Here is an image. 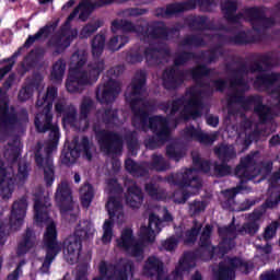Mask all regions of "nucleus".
I'll use <instances>...</instances> for the list:
<instances>
[{
    "label": "nucleus",
    "instance_id": "obj_18",
    "mask_svg": "<svg viewBox=\"0 0 280 280\" xmlns=\"http://www.w3.org/2000/svg\"><path fill=\"white\" fill-rule=\"evenodd\" d=\"M16 185V175L12 167H5L3 161H0V194L2 200H10L14 194Z\"/></svg>",
    "mask_w": 280,
    "mask_h": 280
},
{
    "label": "nucleus",
    "instance_id": "obj_15",
    "mask_svg": "<svg viewBox=\"0 0 280 280\" xmlns=\"http://www.w3.org/2000/svg\"><path fill=\"white\" fill-rule=\"evenodd\" d=\"M91 229V222L89 221H84L83 226L79 224L74 231V234L68 236L63 241L65 253H68L69 255H75V253L80 254V250H82V241L89 240Z\"/></svg>",
    "mask_w": 280,
    "mask_h": 280
},
{
    "label": "nucleus",
    "instance_id": "obj_36",
    "mask_svg": "<svg viewBox=\"0 0 280 280\" xmlns=\"http://www.w3.org/2000/svg\"><path fill=\"white\" fill-rule=\"evenodd\" d=\"M214 154L217 159L221 161V163H231V161L237 156L235 148L224 143H221L214 148Z\"/></svg>",
    "mask_w": 280,
    "mask_h": 280
},
{
    "label": "nucleus",
    "instance_id": "obj_53",
    "mask_svg": "<svg viewBox=\"0 0 280 280\" xmlns=\"http://www.w3.org/2000/svg\"><path fill=\"white\" fill-rule=\"evenodd\" d=\"M192 224L194 225L191 230H188L185 233L186 244H196V242L198 241V236L200 235V231H202V223L195 220Z\"/></svg>",
    "mask_w": 280,
    "mask_h": 280
},
{
    "label": "nucleus",
    "instance_id": "obj_41",
    "mask_svg": "<svg viewBox=\"0 0 280 280\" xmlns=\"http://www.w3.org/2000/svg\"><path fill=\"white\" fill-rule=\"evenodd\" d=\"M48 199L45 198V203L40 200V198L36 197L34 200V212H35V220L36 222H44L45 219L49 215L47 213V209L51 207V203L47 201Z\"/></svg>",
    "mask_w": 280,
    "mask_h": 280
},
{
    "label": "nucleus",
    "instance_id": "obj_39",
    "mask_svg": "<svg viewBox=\"0 0 280 280\" xmlns=\"http://www.w3.org/2000/svg\"><path fill=\"white\" fill-rule=\"evenodd\" d=\"M125 170L136 178H143V176H148V168L130 158L125 161Z\"/></svg>",
    "mask_w": 280,
    "mask_h": 280
},
{
    "label": "nucleus",
    "instance_id": "obj_52",
    "mask_svg": "<svg viewBox=\"0 0 280 280\" xmlns=\"http://www.w3.org/2000/svg\"><path fill=\"white\" fill-rule=\"evenodd\" d=\"M151 159L152 161L149 165L150 170H154L155 172H167L170 163L165 161V158H163V155L153 154Z\"/></svg>",
    "mask_w": 280,
    "mask_h": 280
},
{
    "label": "nucleus",
    "instance_id": "obj_62",
    "mask_svg": "<svg viewBox=\"0 0 280 280\" xmlns=\"http://www.w3.org/2000/svg\"><path fill=\"white\" fill-rule=\"evenodd\" d=\"M78 120V109L73 107V105L68 108V110L63 114L62 121L63 124H68L69 126H73V124Z\"/></svg>",
    "mask_w": 280,
    "mask_h": 280
},
{
    "label": "nucleus",
    "instance_id": "obj_49",
    "mask_svg": "<svg viewBox=\"0 0 280 280\" xmlns=\"http://www.w3.org/2000/svg\"><path fill=\"white\" fill-rule=\"evenodd\" d=\"M207 45V42H205V38L200 35H186L180 40L182 47H205Z\"/></svg>",
    "mask_w": 280,
    "mask_h": 280
},
{
    "label": "nucleus",
    "instance_id": "obj_23",
    "mask_svg": "<svg viewBox=\"0 0 280 280\" xmlns=\"http://www.w3.org/2000/svg\"><path fill=\"white\" fill-rule=\"evenodd\" d=\"M25 215H27V197L23 196L12 205L9 219L10 229L12 231H19L23 226Z\"/></svg>",
    "mask_w": 280,
    "mask_h": 280
},
{
    "label": "nucleus",
    "instance_id": "obj_42",
    "mask_svg": "<svg viewBox=\"0 0 280 280\" xmlns=\"http://www.w3.org/2000/svg\"><path fill=\"white\" fill-rule=\"evenodd\" d=\"M77 150H79L86 161H93V141H91L86 136H83L79 142L74 143Z\"/></svg>",
    "mask_w": 280,
    "mask_h": 280
},
{
    "label": "nucleus",
    "instance_id": "obj_51",
    "mask_svg": "<svg viewBox=\"0 0 280 280\" xmlns=\"http://www.w3.org/2000/svg\"><path fill=\"white\" fill-rule=\"evenodd\" d=\"M101 119L105 126H113L116 121H119V110L117 108H105L101 114Z\"/></svg>",
    "mask_w": 280,
    "mask_h": 280
},
{
    "label": "nucleus",
    "instance_id": "obj_35",
    "mask_svg": "<svg viewBox=\"0 0 280 280\" xmlns=\"http://www.w3.org/2000/svg\"><path fill=\"white\" fill-rule=\"evenodd\" d=\"M163 52L167 54L168 50L161 47H145L143 55L148 67H159V65H161V54Z\"/></svg>",
    "mask_w": 280,
    "mask_h": 280
},
{
    "label": "nucleus",
    "instance_id": "obj_25",
    "mask_svg": "<svg viewBox=\"0 0 280 280\" xmlns=\"http://www.w3.org/2000/svg\"><path fill=\"white\" fill-rule=\"evenodd\" d=\"M19 124V115L14 112H10V105L8 102H3L0 105V135H8L10 130H14Z\"/></svg>",
    "mask_w": 280,
    "mask_h": 280
},
{
    "label": "nucleus",
    "instance_id": "obj_38",
    "mask_svg": "<svg viewBox=\"0 0 280 280\" xmlns=\"http://www.w3.org/2000/svg\"><path fill=\"white\" fill-rule=\"evenodd\" d=\"M185 9L183 7V2H173L166 4L165 7H160L155 9V16L161 19H167V16H175L176 14H183Z\"/></svg>",
    "mask_w": 280,
    "mask_h": 280
},
{
    "label": "nucleus",
    "instance_id": "obj_64",
    "mask_svg": "<svg viewBox=\"0 0 280 280\" xmlns=\"http://www.w3.org/2000/svg\"><path fill=\"white\" fill-rule=\"evenodd\" d=\"M32 95H33L32 86L30 85L23 86L18 94L19 102H27V100H30Z\"/></svg>",
    "mask_w": 280,
    "mask_h": 280
},
{
    "label": "nucleus",
    "instance_id": "obj_1",
    "mask_svg": "<svg viewBox=\"0 0 280 280\" xmlns=\"http://www.w3.org/2000/svg\"><path fill=\"white\" fill-rule=\"evenodd\" d=\"M252 58L256 60L253 65L248 66L242 61V57L234 61L237 65L233 68V63L226 62L224 65L225 73L230 75V88L237 89L234 93L228 97V104H240L244 110H248L254 105V113L258 116L261 124H268L272 119V108L268 105H264V97L260 95L245 96V93L250 91V85L246 81V75L249 73H266V71H272L275 67H279V56L272 52H256L252 55Z\"/></svg>",
    "mask_w": 280,
    "mask_h": 280
},
{
    "label": "nucleus",
    "instance_id": "obj_63",
    "mask_svg": "<svg viewBox=\"0 0 280 280\" xmlns=\"http://www.w3.org/2000/svg\"><path fill=\"white\" fill-rule=\"evenodd\" d=\"M149 226L153 229V231H158V233H161V228L163 226V220L159 218L155 213H151L149 215Z\"/></svg>",
    "mask_w": 280,
    "mask_h": 280
},
{
    "label": "nucleus",
    "instance_id": "obj_12",
    "mask_svg": "<svg viewBox=\"0 0 280 280\" xmlns=\"http://www.w3.org/2000/svg\"><path fill=\"white\" fill-rule=\"evenodd\" d=\"M101 277L96 279H116V280H128V275L135 272V264L130 260H127L122 264H106L102 261L98 267Z\"/></svg>",
    "mask_w": 280,
    "mask_h": 280
},
{
    "label": "nucleus",
    "instance_id": "obj_56",
    "mask_svg": "<svg viewBox=\"0 0 280 280\" xmlns=\"http://www.w3.org/2000/svg\"><path fill=\"white\" fill-rule=\"evenodd\" d=\"M100 27H102L101 21L88 23L85 26L82 27L79 36L80 38H91V36H93V34H95V32L100 30Z\"/></svg>",
    "mask_w": 280,
    "mask_h": 280
},
{
    "label": "nucleus",
    "instance_id": "obj_7",
    "mask_svg": "<svg viewBox=\"0 0 280 280\" xmlns=\"http://www.w3.org/2000/svg\"><path fill=\"white\" fill-rule=\"evenodd\" d=\"M43 244L46 252L42 267L39 268L42 275H49V269L51 264L58 257L62 248L58 244V229L56 228L55 222H50L44 232Z\"/></svg>",
    "mask_w": 280,
    "mask_h": 280
},
{
    "label": "nucleus",
    "instance_id": "obj_21",
    "mask_svg": "<svg viewBox=\"0 0 280 280\" xmlns=\"http://www.w3.org/2000/svg\"><path fill=\"white\" fill-rule=\"evenodd\" d=\"M119 93H121V88L115 79H108L106 83L98 85L95 91L96 100L101 104H113Z\"/></svg>",
    "mask_w": 280,
    "mask_h": 280
},
{
    "label": "nucleus",
    "instance_id": "obj_3",
    "mask_svg": "<svg viewBox=\"0 0 280 280\" xmlns=\"http://www.w3.org/2000/svg\"><path fill=\"white\" fill-rule=\"evenodd\" d=\"M154 109V104L143 98H132L130 101V110L132 113L131 125L136 130L147 132L148 129L154 136L145 141L149 150H156L161 145H165L171 138L170 124L167 118L163 116H151L150 110Z\"/></svg>",
    "mask_w": 280,
    "mask_h": 280
},
{
    "label": "nucleus",
    "instance_id": "obj_2",
    "mask_svg": "<svg viewBox=\"0 0 280 280\" xmlns=\"http://www.w3.org/2000/svg\"><path fill=\"white\" fill-rule=\"evenodd\" d=\"M51 105H45L40 112L35 115L34 126L38 135H48V141L44 149L45 158L40 150L35 151V163L38 170L44 172V182L46 187H51L56 183V166L54 165V152L58 150L60 142V127L58 122H54V113Z\"/></svg>",
    "mask_w": 280,
    "mask_h": 280
},
{
    "label": "nucleus",
    "instance_id": "obj_13",
    "mask_svg": "<svg viewBox=\"0 0 280 280\" xmlns=\"http://www.w3.org/2000/svg\"><path fill=\"white\" fill-rule=\"evenodd\" d=\"M105 207L107 209L109 219L104 221L102 242L103 244H110V242H113L115 218L119 211L124 210V206L121 205V197L110 196Z\"/></svg>",
    "mask_w": 280,
    "mask_h": 280
},
{
    "label": "nucleus",
    "instance_id": "obj_16",
    "mask_svg": "<svg viewBox=\"0 0 280 280\" xmlns=\"http://www.w3.org/2000/svg\"><path fill=\"white\" fill-rule=\"evenodd\" d=\"M245 16L248 19L254 32L270 30L277 25L275 18L266 16V8L250 7L245 10Z\"/></svg>",
    "mask_w": 280,
    "mask_h": 280
},
{
    "label": "nucleus",
    "instance_id": "obj_24",
    "mask_svg": "<svg viewBox=\"0 0 280 280\" xmlns=\"http://www.w3.org/2000/svg\"><path fill=\"white\" fill-rule=\"evenodd\" d=\"M234 176L240 178L241 185L253 180V178H255V158H253V155L242 158L234 168Z\"/></svg>",
    "mask_w": 280,
    "mask_h": 280
},
{
    "label": "nucleus",
    "instance_id": "obj_54",
    "mask_svg": "<svg viewBox=\"0 0 280 280\" xmlns=\"http://www.w3.org/2000/svg\"><path fill=\"white\" fill-rule=\"evenodd\" d=\"M51 46L55 48V54H65L68 47H71V36L62 39V37H57L52 39Z\"/></svg>",
    "mask_w": 280,
    "mask_h": 280
},
{
    "label": "nucleus",
    "instance_id": "obj_47",
    "mask_svg": "<svg viewBox=\"0 0 280 280\" xmlns=\"http://www.w3.org/2000/svg\"><path fill=\"white\" fill-rule=\"evenodd\" d=\"M124 139L127 144V150L131 156H137V148H139V133L136 130L127 131L124 135Z\"/></svg>",
    "mask_w": 280,
    "mask_h": 280
},
{
    "label": "nucleus",
    "instance_id": "obj_40",
    "mask_svg": "<svg viewBox=\"0 0 280 280\" xmlns=\"http://www.w3.org/2000/svg\"><path fill=\"white\" fill-rule=\"evenodd\" d=\"M80 200L83 209H89L91 207V202H93V198H95V190L93 189V185L85 183L81 186L80 190Z\"/></svg>",
    "mask_w": 280,
    "mask_h": 280
},
{
    "label": "nucleus",
    "instance_id": "obj_58",
    "mask_svg": "<svg viewBox=\"0 0 280 280\" xmlns=\"http://www.w3.org/2000/svg\"><path fill=\"white\" fill-rule=\"evenodd\" d=\"M93 100L90 97H84L80 105V118L81 119H89V115H91V112L93 110Z\"/></svg>",
    "mask_w": 280,
    "mask_h": 280
},
{
    "label": "nucleus",
    "instance_id": "obj_9",
    "mask_svg": "<svg viewBox=\"0 0 280 280\" xmlns=\"http://www.w3.org/2000/svg\"><path fill=\"white\" fill-rule=\"evenodd\" d=\"M182 30V24L170 27L163 21H153L150 24L142 25L141 37L143 40H170V36H175Z\"/></svg>",
    "mask_w": 280,
    "mask_h": 280
},
{
    "label": "nucleus",
    "instance_id": "obj_6",
    "mask_svg": "<svg viewBox=\"0 0 280 280\" xmlns=\"http://www.w3.org/2000/svg\"><path fill=\"white\" fill-rule=\"evenodd\" d=\"M214 38H217L218 44L213 48H210V54L208 55L209 62H215L220 60V57L224 56V45L246 47V45H257V43L264 40L261 35H250L246 31H238L234 36L217 33L214 34Z\"/></svg>",
    "mask_w": 280,
    "mask_h": 280
},
{
    "label": "nucleus",
    "instance_id": "obj_8",
    "mask_svg": "<svg viewBox=\"0 0 280 280\" xmlns=\"http://www.w3.org/2000/svg\"><path fill=\"white\" fill-rule=\"evenodd\" d=\"M91 47L93 58L97 59L90 61L85 71L93 82H97L100 75H102L106 69V62L104 59H100V56L104 54V47H106V36L102 34L95 35L91 42Z\"/></svg>",
    "mask_w": 280,
    "mask_h": 280
},
{
    "label": "nucleus",
    "instance_id": "obj_5",
    "mask_svg": "<svg viewBox=\"0 0 280 280\" xmlns=\"http://www.w3.org/2000/svg\"><path fill=\"white\" fill-rule=\"evenodd\" d=\"M186 95H189L187 100L185 96H182L172 101L170 112L171 117H174V115H176V113L184 106V109L180 113V117L184 121H189V119H200V117H202V110H205V102L200 97L202 91L191 86L186 91Z\"/></svg>",
    "mask_w": 280,
    "mask_h": 280
},
{
    "label": "nucleus",
    "instance_id": "obj_29",
    "mask_svg": "<svg viewBox=\"0 0 280 280\" xmlns=\"http://www.w3.org/2000/svg\"><path fill=\"white\" fill-rule=\"evenodd\" d=\"M186 25L191 32H209L215 30L207 15H191L186 19Z\"/></svg>",
    "mask_w": 280,
    "mask_h": 280
},
{
    "label": "nucleus",
    "instance_id": "obj_37",
    "mask_svg": "<svg viewBox=\"0 0 280 280\" xmlns=\"http://www.w3.org/2000/svg\"><path fill=\"white\" fill-rule=\"evenodd\" d=\"M182 5L184 12H191V10H196V8H199L201 12H211V8L215 5V0H187L182 1Z\"/></svg>",
    "mask_w": 280,
    "mask_h": 280
},
{
    "label": "nucleus",
    "instance_id": "obj_20",
    "mask_svg": "<svg viewBox=\"0 0 280 280\" xmlns=\"http://www.w3.org/2000/svg\"><path fill=\"white\" fill-rule=\"evenodd\" d=\"M95 81L91 80V75L83 71H70L66 81V89L68 93H82L84 86H91Z\"/></svg>",
    "mask_w": 280,
    "mask_h": 280
},
{
    "label": "nucleus",
    "instance_id": "obj_59",
    "mask_svg": "<svg viewBox=\"0 0 280 280\" xmlns=\"http://www.w3.org/2000/svg\"><path fill=\"white\" fill-rule=\"evenodd\" d=\"M205 209H207L205 201L195 199L189 203L188 213L191 218H196V215H200Z\"/></svg>",
    "mask_w": 280,
    "mask_h": 280
},
{
    "label": "nucleus",
    "instance_id": "obj_10",
    "mask_svg": "<svg viewBox=\"0 0 280 280\" xmlns=\"http://www.w3.org/2000/svg\"><path fill=\"white\" fill-rule=\"evenodd\" d=\"M190 75L195 84H197L199 89H206L210 95H213V93H224L229 88V83L224 79L212 80L213 88H211V83L202 81V78L211 75V69L207 67V65H199L192 68L190 70Z\"/></svg>",
    "mask_w": 280,
    "mask_h": 280
},
{
    "label": "nucleus",
    "instance_id": "obj_55",
    "mask_svg": "<svg viewBox=\"0 0 280 280\" xmlns=\"http://www.w3.org/2000/svg\"><path fill=\"white\" fill-rule=\"evenodd\" d=\"M23 48H19L10 58L4 59V62H9L7 66L0 68V80H3L10 71H12V68L14 67L16 59L19 58V55L21 54Z\"/></svg>",
    "mask_w": 280,
    "mask_h": 280
},
{
    "label": "nucleus",
    "instance_id": "obj_50",
    "mask_svg": "<svg viewBox=\"0 0 280 280\" xmlns=\"http://www.w3.org/2000/svg\"><path fill=\"white\" fill-rule=\"evenodd\" d=\"M166 156L171 161H175L176 163H178V161H180V159H183V156H184L183 148H180V144H178L177 142H172V143L167 144L166 145Z\"/></svg>",
    "mask_w": 280,
    "mask_h": 280
},
{
    "label": "nucleus",
    "instance_id": "obj_28",
    "mask_svg": "<svg viewBox=\"0 0 280 280\" xmlns=\"http://www.w3.org/2000/svg\"><path fill=\"white\" fill-rule=\"evenodd\" d=\"M202 259L195 250L185 252L183 257L179 259L178 266L175 268L176 277H183L184 272H189L191 268L196 267V261Z\"/></svg>",
    "mask_w": 280,
    "mask_h": 280
},
{
    "label": "nucleus",
    "instance_id": "obj_30",
    "mask_svg": "<svg viewBox=\"0 0 280 280\" xmlns=\"http://www.w3.org/2000/svg\"><path fill=\"white\" fill-rule=\"evenodd\" d=\"M221 11L228 23L237 24L244 19V13H237V0H225L221 3Z\"/></svg>",
    "mask_w": 280,
    "mask_h": 280
},
{
    "label": "nucleus",
    "instance_id": "obj_31",
    "mask_svg": "<svg viewBox=\"0 0 280 280\" xmlns=\"http://www.w3.org/2000/svg\"><path fill=\"white\" fill-rule=\"evenodd\" d=\"M110 30L113 34H117L120 31L125 34H138V36H141L143 25H136L128 20H114Z\"/></svg>",
    "mask_w": 280,
    "mask_h": 280
},
{
    "label": "nucleus",
    "instance_id": "obj_34",
    "mask_svg": "<svg viewBox=\"0 0 280 280\" xmlns=\"http://www.w3.org/2000/svg\"><path fill=\"white\" fill-rule=\"evenodd\" d=\"M57 26L58 25L56 23H52L46 24L45 26L40 27L35 35H28L23 47H25V49H30V47H32V45H34L36 40H40L42 38H44V40H47V38H49L51 34H54Z\"/></svg>",
    "mask_w": 280,
    "mask_h": 280
},
{
    "label": "nucleus",
    "instance_id": "obj_43",
    "mask_svg": "<svg viewBox=\"0 0 280 280\" xmlns=\"http://www.w3.org/2000/svg\"><path fill=\"white\" fill-rule=\"evenodd\" d=\"M34 248V231L31 228H27L22 242L18 246V255H25Z\"/></svg>",
    "mask_w": 280,
    "mask_h": 280
},
{
    "label": "nucleus",
    "instance_id": "obj_61",
    "mask_svg": "<svg viewBox=\"0 0 280 280\" xmlns=\"http://www.w3.org/2000/svg\"><path fill=\"white\" fill-rule=\"evenodd\" d=\"M8 145L11 148L12 163H16V161H19V156H21V140L19 138H14L11 142H8Z\"/></svg>",
    "mask_w": 280,
    "mask_h": 280
},
{
    "label": "nucleus",
    "instance_id": "obj_33",
    "mask_svg": "<svg viewBox=\"0 0 280 280\" xmlns=\"http://www.w3.org/2000/svg\"><path fill=\"white\" fill-rule=\"evenodd\" d=\"M126 202L131 209H140L143 205V190L137 184L127 188Z\"/></svg>",
    "mask_w": 280,
    "mask_h": 280
},
{
    "label": "nucleus",
    "instance_id": "obj_45",
    "mask_svg": "<svg viewBox=\"0 0 280 280\" xmlns=\"http://www.w3.org/2000/svg\"><path fill=\"white\" fill-rule=\"evenodd\" d=\"M144 191L152 198V200H165L167 198V195L165 190L161 187V185L149 182L144 185Z\"/></svg>",
    "mask_w": 280,
    "mask_h": 280
},
{
    "label": "nucleus",
    "instance_id": "obj_48",
    "mask_svg": "<svg viewBox=\"0 0 280 280\" xmlns=\"http://www.w3.org/2000/svg\"><path fill=\"white\" fill-rule=\"evenodd\" d=\"M79 8H81L80 19H88L89 14L93 12V10H97V8H106L103 2L100 0H96L94 2H91L89 0H83L79 3Z\"/></svg>",
    "mask_w": 280,
    "mask_h": 280
},
{
    "label": "nucleus",
    "instance_id": "obj_17",
    "mask_svg": "<svg viewBox=\"0 0 280 280\" xmlns=\"http://www.w3.org/2000/svg\"><path fill=\"white\" fill-rule=\"evenodd\" d=\"M196 168H185L184 172L168 175L166 182L170 185L185 189V187H191V189H201L202 179L198 175H195Z\"/></svg>",
    "mask_w": 280,
    "mask_h": 280
},
{
    "label": "nucleus",
    "instance_id": "obj_11",
    "mask_svg": "<svg viewBox=\"0 0 280 280\" xmlns=\"http://www.w3.org/2000/svg\"><path fill=\"white\" fill-rule=\"evenodd\" d=\"M98 145L106 154H121L124 150V138L115 131L94 128Z\"/></svg>",
    "mask_w": 280,
    "mask_h": 280
},
{
    "label": "nucleus",
    "instance_id": "obj_44",
    "mask_svg": "<svg viewBox=\"0 0 280 280\" xmlns=\"http://www.w3.org/2000/svg\"><path fill=\"white\" fill-rule=\"evenodd\" d=\"M58 97V88L56 86H48L46 90L45 95L42 98L36 101V107L43 108V106H50L54 108V102Z\"/></svg>",
    "mask_w": 280,
    "mask_h": 280
},
{
    "label": "nucleus",
    "instance_id": "obj_19",
    "mask_svg": "<svg viewBox=\"0 0 280 280\" xmlns=\"http://www.w3.org/2000/svg\"><path fill=\"white\" fill-rule=\"evenodd\" d=\"M213 233V225L207 224L199 238V248L195 252L200 255L201 261H211L215 257L218 247L211 245V234Z\"/></svg>",
    "mask_w": 280,
    "mask_h": 280
},
{
    "label": "nucleus",
    "instance_id": "obj_26",
    "mask_svg": "<svg viewBox=\"0 0 280 280\" xmlns=\"http://www.w3.org/2000/svg\"><path fill=\"white\" fill-rule=\"evenodd\" d=\"M55 200L58 202L61 211L67 212L73 210V196L71 195V186L69 185V182L61 180L57 187Z\"/></svg>",
    "mask_w": 280,
    "mask_h": 280
},
{
    "label": "nucleus",
    "instance_id": "obj_27",
    "mask_svg": "<svg viewBox=\"0 0 280 280\" xmlns=\"http://www.w3.org/2000/svg\"><path fill=\"white\" fill-rule=\"evenodd\" d=\"M145 84H148V74L145 73V71L140 70V72L136 73L135 78L131 81V97H127L129 107L131 100H144V102H148V100L143 98L145 92L148 91L145 89Z\"/></svg>",
    "mask_w": 280,
    "mask_h": 280
},
{
    "label": "nucleus",
    "instance_id": "obj_60",
    "mask_svg": "<svg viewBox=\"0 0 280 280\" xmlns=\"http://www.w3.org/2000/svg\"><path fill=\"white\" fill-rule=\"evenodd\" d=\"M192 165L198 167L199 172H203V174L211 172V162L209 160H202L200 155L192 156Z\"/></svg>",
    "mask_w": 280,
    "mask_h": 280
},
{
    "label": "nucleus",
    "instance_id": "obj_22",
    "mask_svg": "<svg viewBox=\"0 0 280 280\" xmlns=\"http://www.w3.org/2000/svg\"><path fill=\"white\" fill-rule=\"evenodd\" d=\"M117 246L130 253L131 257H143V244L135 243V234L130 228L122 230L120 240H117Z\"/></svg>",
    "mask_w": 280,
    "mask_h": 280
},
{
    "label": "nucleus",
    "instance_id": "obj_4",
    "mask_svg": "<svg viewBox=\"0 0 280 280\" xmlns=\"http://www.w3.org/2000/svg\"><path fill=\"white\" fill-rule=\"evenodd\" d=\"M211 49L202 51L200 55L195 51L182 50L175 55L173 66L166 68L162 73V84L166 91H176L185 83V70L176 67H185L191 60H205L208 65H213L209 61Z\"/></svg>",
    "mask_w": 280,
    "mask_h": 280
},
{
    "label": "nucleus",
    "instance_id": "obj_14",
    "mask_svg": "<svg viewBox=\"0 0 280 280\" xmlns=\"http://www.w3.org/2000/svg\"><path fill=\"white\" fill-rule=\"evenodd\" d=\"M226 264L219 262V269L215 272L217 280H233V277H235V270H240V272H244V275H248L250 272V265L237 257H228Z\"/></svg>",
    "mask_w": 280,
    "mask_h": 280
},
{
    "label": "nucleus",
    "instance_id": "obj_46",
    "mask_svg": "<svg viewBox=\"0 0 280 280\" xmlns=\"http://www.w3.org/2000/svg\"><path fill=\"white\" fill-rule=\"evenodd\" d=\"M66 71H67V61L60 58L52 65L50 79L52 80V82H57V83L62 82Z\"/></svg>",
    "mask_w": 280,
    "mask_h": 280
},
{
    "label": "nucleus",
    "instance_id": "obj_32",
    "mask_svg": "<svg viewBox=\"0 0 280 280\" xmlns=\"http://www.w3.org/2000/svg\"><path fill=\"white\" fill-rule=\"evenodd\" d=\"M143 272L147 277H163L164 265L163 260L159 259L156 256H150L143 266Z\"/></svg>",
    "mask_w": 280,
    "mask_h": 280
},
{
    "label": "nucleus",
    "instance_id": "obj_57",
    "mask_svg": "<svg viewBox=\"0 0 280 280\" xmlns=\"http://www.w3.org/2000/svg\"><path fill=\"white\" fill-rule=\"evenodd\" d=\"M233 168L229 165V162L214 163V174L219 178H223V176H231Z\"/></svg>",
    "mask_w": 280,
    "mask_h": 280
}]
</instances>
